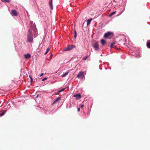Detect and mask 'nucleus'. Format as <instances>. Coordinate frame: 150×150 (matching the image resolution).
Returning a JSON list of instances; mask_svg holds the SVG:
<instances>
[{"mask_svg":"<svg viewBox=\"0 0 150 150\" xmlns=\"http://www.w3.org/2000/svg\"><path fill=\"white\" fill-rule=\"evenodd\" d=\"M6 110H4L3 112H1L0 114V116H1L3 115L5 113H6Z\"/></svg>","mask_w":150,"mask_h":150,"instance_id":"obj_17","label":"nucleus"},{"mask_svg":"<svg viewBox=\"0 0 150 150\" xmlns=\"http://www.w3.org/2000/svg\"><path fill=\"white\" fill-rule=\"evenodd\" d=\"M74 38L76 39L77 37V33L75 29H74Z\"/></svg>","mask_w":150,"mask_h":150,"instance_id":"obj_15","label":"nucleus"},{"mask_svg":"<svg viewBox=\"0 0 150 150\" xmlns=\"http://www.w3.org/2000/svg\"><path fill=\"white\" fill-rule=\"evenodd\" d=\"M52 0H50L49 1V4L50 8L51 10L53 9V5L52 4Z\"/></svg>","mask_w":150,"mask_h":150,"instance_id":"obj_6","label":"nucleus"},{"mask_svg":"<svg viewBox=\"0 0 150 150\" xmlns=\"http://www.w3.org/2000/svg\"><path fill=\"white\" fill-rule=\"evenodd\" d=\"M26 41L30 43H32L33 42V33L30 30H29L28 31Z\"/></svg>","mask_w":150,"mask_h":150,"instance_id":"obj_1","label":"nucleus"},{"mask_svg":"<svg viewBox=\"0 0 150 150\" xmlns=\"http://www.w3.org/2000/svg\"><path fill=\"white\" fill-rule=\"evenodd\" d=\"M115 43L114 42L112 43L111 44V47H114L115 45Z\"/></svg>","mask_w":150,"mask_h":150,"instance_id":"obj_20","label":"nucleus"},{"mask_svg":"<svg viewBox=\"0 0 150 150\" xmlns=\"http://www.w3.org/2000/svg\"><path fill=\"white\" fill-rule=\"evenodd\" d=\"M24 57L27 59H29L31 57V55L29 54H25L24 55Z\"/></svg>","mask_w":150,"mask_h":150,"instance_id":"obj_8","label":"nucleus"},{"mask_svg":"<svg viewBox=\"0 0 150 150\" xmlns=\"http://www.w3.org/2000/svg\"><path fill=\"white\" fill-rule=\"evenodd\" d=\"M101 42L102 44L103 45H104L105 44V41L103 39H102L101 40Z\"/></svg>","mask_w":150,"mask_h":150,"instance_id":"obj_16","label":"nucleus"},{"mask_svg":"<svg viewBox=\"0 0 150 150\" xmlns=\"http://www.w3.org/2000/svg\"><path fill=\"white\" fill-rule=\"evenodd\" d=\"M50 49V48H48L47 50H46V51L45 52V55L46 54H47L48 53V52H49V50Z\"/></svg>","mask_w":150,"mask_h":150,"instance_id":"obj_19","label":"nucleus"},{"mask_svg":"<svg viewBox=\"0 0 150 150\" xmlns=\"http://www.w3.org/2000/svg\"><path fill=\"white\" fill-rule=\"evenodd\" d=\"M52 57V55L50 56V57L51 58Z\"/></svg>","mask_w":150,"mask_h":150,"instance_id":"obj_28","label":"nucleus"},{"mask_svg":"<svg viewBox=\"0 0 150 150\" xmlns=\"http://www.w3.org/2000/svg\"><path fill=\"white\" fill-rule=\"evenodd\" d=\"M93 46L95 50L97 51L99 50V45L98 42L95 43Z\"/></svg>","mask_w":150,"mask_h":150,"instance_id":"obj_4","label":"nucleus"},{"mask_svg":"<svg viewBox=\"0 0 150 150\" xmlns=\"http://www.w3.org/2000/svg\"><path fill=\"white\" fill-rule=\"evenodd\" d=\"M47 79V78H46V77L42 79V81H44L45 80H46Z\"/></svg>","mask_w":150,"mask_h":150,"instance_id":"obj_24","label":"nucleus"},{"mask_svg":"<svg viewBox=\"0 0 150 150\" xmlns=\"http://www.w3.org/2000/svg\"><path fill=\"white\" fill-rule=\"evenodd\" d=\"M75 46L74 45H71L68 46L66 48H65L64 51H69L71 50L73 48H75Z\"/></svg>","mask_w":150,"mask_h":150,"instance_id":"obj_2","label":"nucleus"},{"mask_svg":"<svg viewBox=\"0 0 150 150\" xmlns=\"http://www.w3.org/2000/svg\"><path fill=\"white\" fill-rule=\"evenodd\" d=\"M136 56L137 57H141L140 55L139 54L138 55H136Z\"/></svg>","mask_w":150,"mask_h":150,"instance_id":"obj_25","label":"nucleus"},{"mask_svg":"<svg viewBox=\"0 0 150 150\" xmlns=\"http://www.w3.org/2000/svg\"><path fill=\"white\" fill-rule=\"evenodd\" d=\"M102 56V54H101V56Z\"/></svg>","mask_w":150,"mask_h":150,"instance_id":"obj_32","label":"nucleus"},{"mask_svg":"<svg viewBox=\"0 0 150 150\" xmlns=\"http://www.w3.org/2000/svg\"><path fill=\"white\" fill-rule=\"evenodd\" d=\"M147 47L149 48H150V40H148L146 43Z\"/></svg>","mask_w":150,"mask_h":150,"instance_id":"obj_11","label":"nucleus"},{"mask_svg":"<svg viewBox=\"0 0 150 150\" xmlns=\"http://www.w3.org/2000/svg\"><path fill=\"white\" fill-rule=\"evenodd\" d=\"M1 1L3 2L9 3L10 1V0H1Z\"/></svg>","mask_w":150,"mask_h":150,"instance_id":"obj_18","label":"nucleus"},{"mask_svg":"<svg viewBox=\"0 0 150 150\" xmlns=\"http://www.w3.org/2000/svg\"><path fill=\"white\" fill-rule=\"evenodd\" d=\"M74 97H76L77 99H80L81 98V96L80 94H76L73 96Z\"/></svg>","mask_w":150,"mask_h":150,"instance_id":"obj_10","label":"nucleus"},{"mask_svg":"<svg viewBox=\"0 0 150 150\" xmlns=\"http://www.w3.org/2000/svg\"><path fill=\"white\" fill-rule=\"evenodd\" d=\"M43 74H44L43 73H41V74H40V76H42L43 75Z\"/></svg>","mask_w":150,"mask_h":150,"instance_id":"obj_27","label":"nucleus"},{"mask_svg":"<svg viewBox=\"0 0 150 150\" xmlns=\"http://www.w3.org/2000/svg\"><path fill=\"white\" fill-rule=\"evenodd\" d=\"M87 58H88L87 56H86V57H84L83 58V59L84 60H85L87 59Z\"/></svg>","mask_w":150,"mask_h":150,"instance_id":"obj_22","label":"nucleus"},{"mask_svg":"<svg viewBox=\"0 0 150 150\" xmlns=\"http://www.w3.org/2000/svg\"><path fill=\"white\" fill-rule=\"evenodd\" d=\"M77 77L78 78L82 79L84 77V72L81 71L77 75Z\"/></svg>","mask_w":150,"mask_h":150,"instance_id":"obj_3","label":"nucleus"},{"mask_svg":"<svg viewBox=\"0 0 150 150\" xmlns=\"http://www.w3.org/2000/svg\"><path fill=\"white\" fill-rule=\"evenodd\" d=\"M84 106L83 104H81V105L80 107L81 108H82L84 107Z\"/></svg>","mask_w":150,"mask_h":150,"instance_id":"obj_23","label":"nucleus"},{"mask_svg":"<svg viewBox=\"0 0 150 150\" xmlns=\"http://www.w3.org/2000/svg\"><path fill=\"white\" fill-rule=\"evenodd\" d=\"M61 99V97L60 96L58 97L54 101L53 103H52V105L54 104L55 103Z\"/></svg>","mask_w":150,"mask_h":150,"instance_id":"obj_7","label":"nucleus"},{"mask_svg":"<svg viewBox=\"0 0 150 150\" xmlns=\"http://www.w3.org/2000/svg\"><path fill=\"white\" fill-rule=\"evenodd\" d=\"M66 89V88H63L62 89H61L60 90H59L58 92L57 93V94H58L60 92L63 91H64L65 89Z\"/></svg>","mask_w":150,"mask_h":150,"instance_id":"obj_14","label":"nucleus"},{"mask_svg":"<svg viewBox=\"0 0 150 150\" xmlns=\"http://www.w3.org/2000/svg\"><path fill=\"white\" fill-rule=\"evenodd\" d=\"M69 73V71H67V72L65 73L63 75H62L61 76V77H65L66 76H67L68 74Z\"/></svg>","mask_w":150,"mask_h":150,"instance_id":"obj_13","label":"nucleus"},{"mask_svg":"<svg viewBox=\"0 0 150 150\" xmlns=\"http://www.w3.org/2000/svg\"><path fill=\"white\" fill-rule=\"evenodd\" d=\"M57 93H54V94H55V95H57L58 94H57Z\"/></svg>","mask_w":150,"mask_h":150,"instance_id":"obj_29","label":"nucleus"},{"mask_svg":"<svg viewBox=\"0 0 150 150\" xmlns=\"http://www.w3.org/2000/svg\"><path fill=\"white\" fill-rule=\"evenodd\" d=\"M11 13L13 16H16L17 15V11L15 10H12L11 11Z\"/></svg>","mask_w":150,"mask_h":150,"instance_id":"obj_5","label":"nucleus"},{"mask_svg":"<svg viewBox=\"0 0 150 150\" xmlns=\"http://www.w3.org/2000/svg\"><path fill=\"white\" fill-rule=\"evenodd\" d=\"M116 13V12L115 11H114V12H112L110 15V16H112L115 13Z\"/></svg>","mask_w":150,"mask_h":150,"instance_id":"obj_21","label":"nucleus"},{"mask_svg":"<svg viewBox=\"0 0 150 150\" xmlns=\"http://www.w3.org/2000/svg\"><path fill=\"white\" fill-rule=\"evenodd\" d=\"M111 34V33L110 32H108L106 33H105L104 35V37L105 38H107L108 36L110 35Z\"/></svg>","mask_w":150,"mask_h":150,"instance_id":"obj_9","label":"nucleus"},{"mask_svg":"<svg viewBox=\"0 0 150 150\" xmlns=\"http://www.w3.org/2000/svg\"><path fill=\"white\" fill-rule=\"evenodd\" d=\"M33 80V79L32 78H31V81H32Z\"/></svg>","mask_w":150,"mask_h":150,"instance_id":"obj_31","label":"nucleus"},{"mask_svg":"<svg viewBox=\"0 0 150 150\" xmlns=\"http://www.w3.org/2000/svg\"><path fill=\"white\" fill-rule=\"evenodd\" d=\"M80 108H78V111L79 112L80 111Z\"/></svg>","mask_w":150,"mask_h":150,"instance_id":"obj_26","label":"nucleus"},{"mask_svg":"<svg viewBox=\"0 0 150 150\" xmlns=\"http://www.w3.org/2000/svg\"><path fill=\"white\" fill-rule=\"evenodd\" d=\"M38 95L37 96V98H38Z\"/></svg>","mask_w":150,"mask_h":150,"instance_id":"obj_30","label":"nucleus"},{"mask_svg":"<svg viewBox=\"0 0 150 150\" xmlns=\"http://www.w3.org/2000/svg\"><path fill=\"white\" fill-rule=\"evenodd\" d=\"M92 20V19L91 18L88 19V20H87V25H88L89 24H90V22H91V21Z\"/></svg>","mask_w":150,"mask_h":150,"instance_id":"obj_12","label":"nucleus"}]
</instances>
